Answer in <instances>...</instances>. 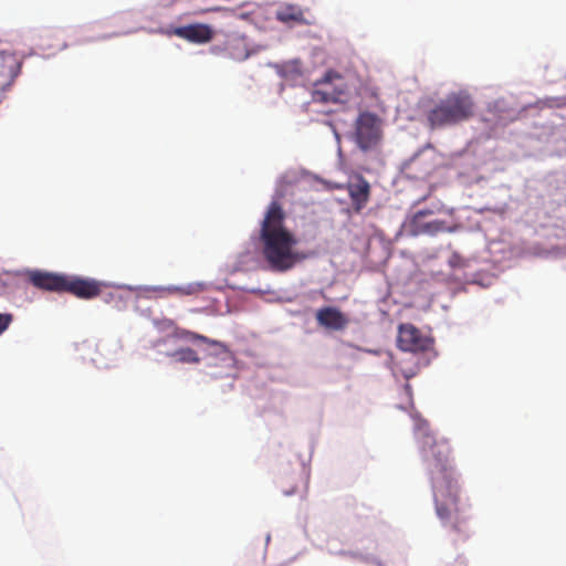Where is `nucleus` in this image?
Segmentation results:
<instances>
[{
  "mask_svg": "<svg viewBox=\"0 0 566 566\" xmlns=\"http://www.w3.org/2000/svg\"><path fill=\"white\" fill-rule=\"evenodd\" d=\"M285 214L279 202L273 201L262 221L260 240L262 255L270 270L286 272L304 260L305 255L296 250L295 235L284 226Z\"/></svg>",
  "mask_w": 566,
  "mask_h": 566,
  "instance_id": "obj_2",
  "label": "nucleus"
},
{
  "mask_svg": "<svg viewBox=\"0 0 566 566\" xmlns=\"http://www.w3.org/2000/svg\"><path fill=\"white\" fill-rule=\"evenodd\" d=\"M405 389L407 390V394H408L409 396H411V387H410V385H406V386H405Z\"/></svg>",
  "mask_w": 566,
  "mask_h": 566,
  "instance_id": "obj_20",
  "label": "nucleus"
},
{
  "mask_svg": "<svg viewBox=\"0 0 566 566\" xmlns=\"http://www.w3.org/2000/svg\"><path fill=\"white\" fill-rule=\"evenodd\" d=\"M333 78L340 81L342 77L332 72H327L323 80L315 84L312 97L317 103H337L342 101L344 90L336 88L332 85Z\"/></svg>",
  "mask_w": 566,
  "mask_h": 566,
  "instance_id": "obj_8",
  "label": "nucleus"
},
{
  "mask_svg": "<svg viewBox=\"0 0 566 566\" xmlns=\"http://www.w3.org/2000/svg\"><path fill=\"white\" fill-rule=\"evenodd\" d=\"M338 189L345 188L348 191L355 211L359 212L369 201L370 185L360 175L348 182L345 187L338 186Z\"/></svg>",
  "mask_w": 566,
  "mask_h": 566,
  "instance_id": "obj_9",
  "label": "nucleus"
},
{
  "mask_svg": "<svg viewBox=\"0 0 566 566\" xmlns=\"http://www.w3.org/2000/svg\"><path fill=\"white\" fill-rule=\"evenodd\" d=\"M474 102L465 91L449 93L427 113L430 128H442L468 120L474 114Z\"/></svg>",
  "mask_w": 566,
  "mask_h": 566,
  "instance_id": "obj_3",
  "label": "nucleus"
},
{
  "mask_svg": "<svg viewBox=\"0 0 566 566\" xmlns=\"http://www.w3.org/2000/svg\"><path fill=\"white\" fill-rule=\"evenodd\" d=\"M415 437L430 476L437 515L446 527L467 538L470 516L460 506V489L449 461L451 447L448 440L437 438L429 422L421 418L415 419Z\"/></svg>",
  "mask_w": 566,
  "mask_h": 566,
  "instance_id": "obj_1",
  "label": "nucleus"
},
{
  "mask_svg": "<svg viewBox=\"0 0 566 566\" xmlns=\"http://www.w3.org/2000/svg\"><path fill=\"white\" fill-rule=\"evenodd\" d=\"M180 361L182 363H198L199 357L198 356H180Z\"/></svg>",
  "mask_w": 566,
  "mask_h": 566,
  "instance_id": "obj_18",
  "label": "nucleus"
},
{
  "mask_svg": "<svg viewBox=\"0 0 566 566\" xmlns=\"http://www.w3.org/2000/svg\"><path fill=\"white\" fill-rule=\"evenodd\" d=\"M177 354H187V355H190V354H193V350H192V349H189V348H187V349H180V350H178V353H177Z\"/></svg>",
  "mask_w": 566,
  "mask_h": 566,
  "instance_id": "obj_19",
  "label": "nucleus"
},
{
  "mask_svg": "<svg viewBox=\"0 0 566 566\" xmlns=\"http://www.w3.org/2000/svg\"><path fill=\"white\" fill-rule=\"evenodd\" d=\"M397 343L402 352L427 353L434 348V338L430 333L423 332L410 323L398 326Z\"/></svg>",
  "mask_w": 566,
  "mask_h": 566,
  "instance_id": "obj_5",
  "label": "nucleus"
},
{
  "mask_svg": "<svg viewBox=\"0 0 566 566\" xmlns=\"http://www.w3.org/2000/svg\"><path fill=\"white\" fill-rule=\"evenodd\" d=\"M175 34L192 43H208L213 39V30L202 23H193L179 27L175 30Z\"/></svg>",
  "mask_w": 566,
  "mask_h": 566,
  "instance_id": "obj_11",
  "label": "nucleus"
},
{
  "mask_svg": "<svg viewBox=\"0 0 566 566\" xmlns=\"http://www.w3.org/2000/svg\"><path fill=\"white\" fill-rule=\"evenodd\" d=\"M64 285L63 292L71 293L80 298H93L101 293V286L94 280L66 275V283Z\"/></svg>",
  "mask_w": 566,
  "mask_h": 566,
  "instance_id": "obj_10",
  "label": "nucleus"
},
{
  "mask_svg": "<svg viewBox=\"0 0 566 566\" xmlns=\"http://www.w3.org/2000/svg\"><path fill=\"white\" fill-rule=\"evenodd\" d=\"M203 290V284L201 283H191L186 286H169L167 291L171 294L178 295H192Z\"/></svg>",
  "mask_w": 566,
  "mask_h": 566,
  "instance_id": "obj_16",
  "label": "nucleus"
},
{
  "mask_svg": "<svg viewBox=\"0 0 566 566\" xmlns=\"http://www.w3.org/2000/svg\"><path fill=\"white\" fill-rule=\"evenodd\" d=\"M186 338L188 342L196 345L199 349L202 350H209L211 349L213 354H221L227 350L223 344L207 338L206 336L192 333V332H186Z\"/></svg>",
  "mask_w": 566,
  "mask_h": 566,
  "instance_id": "obj_15",
  "label": "nucleus"
},
{
  "mask_svg": "<svg viewBox=\"0 0 566 566\" xmlns=\"http://www.w3.org/2000/svg\"><path fill=\"white\" fill-rule=\"evenodd\" d=\"M275 18L277 21L282 23H298V24H308L310 22L306 20L304 10L293 3H283L275 11Z\"/></svg>",
  "mask_w": 566,
  "mask_h": 566,
  "instance_id": "obj_14",
  "label": "nucleus"
},
{
  "mask_svg": "<svg viewBox=\"0 0 566 566\" xmlns=\"http://www.w3.org/2000/svg\"><path fill=\"white\" fill-rule=\"evenodd\" d=\"M382 137V119L375 113L361 112L355 122L354 140L357 147L364 153L376 150Z\"/></svg>",
  "mask_w": 566,
  "mask_h": 566,
  "instance_id": "obj_4",
  "label": "nucleus"
},
{
  "mask_svg": "<svg viewBox=\"0 0 566 566\" xmlns=\"http://www.w3.org/2000/svg\"><path fill=\"white\" fill-rule=\"evenodd\" d=\"M12 319H13L12 314H9V313L1 314L0 313V335L10 326V324L12 323Z\"/></svg>",
  "mask_w": 566,
  "mask_h": 566,
  "instance_id": "obj_17",
  "label": "nucleus"
},
{
  "mask_svg": "<svg viewBox=\"0 0 566 566\" xmlns=\"http://www.w3.org/2000/svg\"><path fill=\"white\" fill-rule=\"evenodd\" d=\"M432 212L430 210H420L416 212L406 223V231L412 237L436 235L440 232L451 231L442 220H427Z\"/></svg>",
  "mask_w": 566,
  "mask_h": 566,
  "instance_id": "obj_6",
  "label": "nucleus"
},
{
  "mask_svg": "<svg viewBox=\"0 0 566 566\" xmlns=\"http://www.w3.org/2000/svg\"><path fill=\"white\" fill-rule=\"evenodd\" d=\"M390 367L396 377L405 379H410L419 370L417 356H390Z\"/></svg>",
  "mask_w": 566,
  "mask_h": 566,
  "instance_id": "obj_13",
  "label": "nucleus"
},
{
  "mask_svg": "<svg viewBox=\"0 0 566 566\" xmlns=\"http://www.w3.org/2000/svg\"><path fill=\"white\" fill-rule=\"evenodd\" d=\"M25 275L30 284L46 292L63 293L66 283V275L41 270L28 271Z\"/></svg>",
  "mask_w": 566,
  "mask_h": 566,
  "instance_id": "obj_7",
  "label": "nucleus"
},
{
  "mask_svg": "<svg viewBox=\"0 0 566 566\" xmlns=\"http://www.w3.org/2000/svg\"><path fill=\"white\" fill-rule=\"evenodd\" d=\"M316 319L319 325L333 331L343 329L348 324L346 316L335 307H323L318 310Z\"/></svg>",
  "mask_w": 566,
  "mask_h": 566,
  "instance_id": "obj_12",
  "label": "nucleus"
}]
</instances>
